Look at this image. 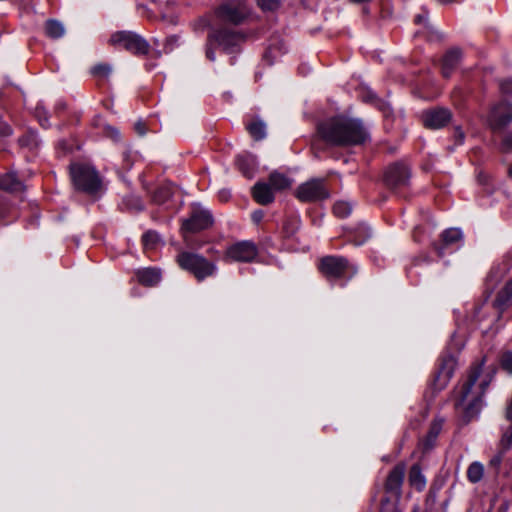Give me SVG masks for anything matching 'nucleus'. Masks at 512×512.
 Listing matches in <instances>:
<instances>
[{
  "mask_svg": "<svg viewBox=\"0 0 512 512\" xmlns=\"http://www.w3.org/2000/svg\"><path fill=\"white\" fill-rule=\"evenodd\" d=\"M70 175L74 186L87 193H95L101 187V180L98 173L89 165L72 164Z\"/></svg>",
  "mask_w": 512,
  "mask_h": 512,
  "instance_id": "20e7f679",
  "label": "nucleus"
},
{
  "mask_svg": "<svg viewBox=\"0 0 512 512\" xmlns=\"http://www.w3.org/2000/svg\"><path fill=\"white\" fill-rule=\"evenodd\" d=\"M501 444L505 449H508L512 446V422L510 426L507 428V430L504 432Z\"/></svg>",
  "mask_w": 512,
  "mask_h": 512,
  "instance_id": "f704fd0d",
  "label": "nucleus"
},
{
  "mask_svg": "<svg viewBox=\"0 0 512 512\" xmlns=\"http://www.w3.org/2000/svg\"><path fill=\"white\" fill-rule=\"evenodd\" d=\"M491 381V375L482 376V365L473 367L460 390L457 407L461 408L467 421L476 417L482 407V396Z\"/></svg>",
  "mask_w": 512,
  "mask_h": 512,
  "instance_id": "f03ea898",
  "label": "nucleus"
},
{
  "mask_svg": "<svg viewBox=\"0 0 512 512\" xmlns=\"http://www.w3.org/2000/svg\"><path fill=\"white\" fill-rule=\"evenodd\" d=\"M499 85L502 93L512 95V78L501 80Z\"/></svg>",
  "mask_w": 512,
  "mask_h": 512,
  "instance_id": "c9c22d12",
  "label": "nucleus"
},
{
  "mask_svg": "<svg viewBox=\"0 0 512 512\" xmlns=\"http://www.w3.org/2000/svg\"><path fill=\"white\" fill-rule=\"evenodd\" d=\"M496 301L499 306H505L512 301V279L499 291Z\"/></svg>",
  "mask_w": 512,
  "mask_h": 512,
  "instance_id": "bb28decb",
  "label": "nucleus"
},
{
  "mask_svg": "<svg viewBox=\"0 0 512 512\" xmlns=\"http://www.w3.org/2000/svg\"><path fill=\"white\" fill-rule=\"evenodd\" d=\"M111 67L108 64L95 65L91 72L94 76L107 77L111 73Z\"/></svg>",
  "mask_w": 512,
  "mask_h": 512,
  "instance_id": "473e14b6",
  "label": "nucleus"
},
{
  "mask_svg": "<svg viewBox=\"0 0 512 512\" xmlns=\"http://www.w3.org/2000/svg\"><path fill=\"white\" fill-rule=\"evenodd\" d=\"M501 366L509 374H512V351L503 353L501 357Z\"/></svg>",
  "mask_w": 512,
  "mask_h": 512,
  "instance_id": "72a5a7b5",
  "label": "nucleus"
},
{
  "mask_svg": "<svg viewBox=\"0 0 512 512\" xmlns=\"http://www.w3.org/2000/svg\"><path fill=\"white\" fill-rule=\"evenodd\" d=\"M252 218L255 222L261 221V219L263 218V212L261 210L255 211L252 214Z\"/></svg>",
  "mask_w": 512,
  "mask_h": 512,
  "instance_id": "37998d69",
  "label": "nucleus"
},
{
  "mask_svg": "<svg viewBox=\"0 0 512 512\" xmlns=\"http://www.w3.org/2000/svg\"><path fill=\"white\" fill-rule=\"evenodd\" d=\"M212 224L213 217L208 210L198 205L193 206L190 216L182 221L181 232L184 240L188 243V234L205 230Z\"/></svg>",
  "mask_w": 512,
  "mask_h": 512,
  "instance_id": "423d86ee",
  "label": "nucleus"
},
{
  "mask_svg": "<svg viewBox=\"0 0 512 512\" xmlns=\"http://www.w3.org/2000/svg\"><path fill=\"white\" fill-rule=\"evenodd\" d=\"M370 229L366 225H361L355 235L354 241L356 245H362L365 241L370 238Z\"/></svg>",
  "mask_w": 512,
  "mask_h": 512,
  "instance_id": "7c9ffc66",
  "label": "nucleus"
},
{
  "mask_svg": "<svg viewBox=\"0 0 512 512\" xmlns=\"http://www.w3.org/2000/svg\"><path fill=\"white\" fill-rule=\"evenodd\" d=\"M439 1L442 3H449V2H452L453 0H439Z\"/></svg>",
  "mask_w": 512,
  "mask_h": 512,
  "instance_id": "864d4df0",
  "label": "nucleus"
},
{
  "mask_svg": "<svg viewBox=\"0 0 512 512\" xmlns=\"http://www.w3.org/2000/svg\"><path fill=\"white\" fill-rule=\"evenodd\" d=\"M179 266L192 273L199 281L212 276L216 272V265L201 255L183 252L178 255Z\"/></svg>",
  "mask_w": 512,
  "mask_h": 512,
  "instance_id": "7ed1b4c3",
  "label": "nucleus"
},
{
  "mask_svg": "<svg viewBox=\"0 0 512 512\" xmlns=\"http://www.w3.org/2000/svg\"><path fill=\"white\" fill-rule=\"evenodd\" d=\"M405 471V464L400 463L396 465L389 473L385 483L386 492L395 496L397 499L401 496V487L403 484Z\"/></svg>",
  "mask_w": 512,
  "mask_h": 512,
  "instance_id": "2eb2a0df",
  "label": "nucleus"
},
{
  "mask_svg": "<svg viewBox=\"0 0 512 512\" xmlns=\"http://www.w3.org/2000/svg\"><path fill=\"white\" fill-rule=\"evenodd\" d=\"M451 112L442 107L429 109L423 112L422 119L426 127L431 129H440L450 122Z\"/></svg>",
  "mask_w": 512,
  "mask_h": 512,
  "instance_id": "4468645a",
  "label": "nucleus"
},
{
  "mask_svg": "<svg viewBox=\"0 0 512 512\" xmlns=\"http://www.w3.org/2000/svg\"><path fill=\"white\" fill-rule=\"evenodd\" d=\"M441 429H442V420H435L431 424L429 431H428L425 439L422 442L425 450H428L433 447L438 435L441 432Z\"/></svg>",
  "mask_w": 512,
  "mask_h": 512,
  "instance_id": "4be33fe9",
  "label": "nucleus"
},
{
  "mask_svg": "<svg viewBox=\"0 0 512 512\" xmlns=\"http://www.w3.org/2000/svg\"><path fill=\"white\" fill-rule=\"evenodd\" d=\"M11 133V127L6 122L0 121V137H7L11 135Z\"/></svg>",
  "mask_w": 512,
  "mask_h": 512,
  "instance_id": "58836bf2",
  "label": "nucleus"
},
{
  "mask_svg": "<svg viewBox=\"0 0 512 512\" xmlns=\"http://www.w3.org/2000/svg\"><path fill=\"white\" fill-rule=\"evenodd\" d=\"M410 180V170L403 163H395L388 167L385 173L386 185L394 190L399 191L407 187Z\"/></svg>",
  "mask_w": 512,
  "mask_h": 512,
  "instance_id": "1a4fd4ad",
  "label": "nucleus"
},
{
  "mask_svg": "<svg viewBox=\"0 0 512 512\" xmlns=\"http://www.w3.org/2000/svg\"><path fill=\"white\" fill-rule=\"evenodd\" d=\"M268 184L271 187L272 191L274 192V191H280V190L290 187L291 181L284 174H281L278 172H273L269 176Z\"/></svg>",
  "mask_w": 512,
  "mask_h": 512,
  "instance_id": "412c9836",
  "label": "nucleus"
},
{
  "mask_svg": "<svg viewBox=\"0 0 512 512\" xmlns=\"http://www.w3.org/2000/svg\"><path fill=\"white\" fill-rule=\"evenodd\" d=\"M501 462V458L500 457H494L493 459H491V465H494V466H498Z\"/></svg>",
  "mask_w": 512,
  "mask_h": 512,
  "instance_id": "de8ad7c7",
  "label": "nucleus"
},
{
  "mask_svg": "<svg viewBox=\"0 0 512 512\" xmlns=\"http://www.w3.org/2000/svg\"><path fill=\"white\" fill-rule=\"evenodd\" d=\"M409 483L412 487L421 491L426 486V479L421 472L419 465H413L409 472Z\"/></svg>",
  "mask_w": 512,
  "mask_h": 512,
  "instance_id": "5701e85b",
  "label": "nucleus"
},
{
  "mask_svg": "<svg viewBox=\"0 0 512 512\" xmlns=\"http://www.w3.org/2000/svg\"><path fill=\"white\" fill-rule=\"evenodd\" d=\"M242 41L243 37L241 35L230 30L223 29L213 32L208 37L206 57L210 61H215L214 45L222 47L227 53H233Z\"/></svg>",
  "mask_w": 512,
  "mask_h": 512,
  "instance_id": "39448f33",
  "label": "nucleus"
},
{
  "mask_svg": "<svg viewBox=\"0 0 512 512\" xmlns=\"http://www.w3.org/2000/svg\"><path fill=\"white\" fill-rule=\"evenodd\" d=\"M0 189L10 192H20L24 189V185L16 178L14 173H7L0 177Z\"/></svg>",
  "mask_w": 512,
  "mask_h": 512,
  "instance_id": "aec40b11",
  "label": "nucleus"
},
{
  "mask_svg": "<svg viewBox=\"0 0 512 512\" xmlns=\"http://www.w3.org/2000/svg\"><path fill=\"white\" fill-rule=\"evenodd\" d=\"M484 475V466L480 462H473L467 469V478L472 483L481 481Z\"/></svg>",
  "mask_w": 512,
  "mask_h": 512,
  "instance_id": "393cba45",
  "label": "nucleus"
},
{
  "mask_svg": "<svg viewBox=\"0 0 512 512\" xmlns=\"http://www.w3.org/2000/svg\"><path fill=\"white\" fill-rule=\"evenodd\" d=\"M318 132L327 143L338 146L360 145L369 138V133L359 119L342 116L321 123Z\"/></svg>",
  "mask_w": 512,
  "mask_h": 512,
  "instance_id": "f257e3e1",
  "label": "nucleus"
},
{
  "mask_svg": "<svg viewBox=\"0 0 512 512\" xmlns=\"http://www.w3.org/2000/svg\"><path fill=\"white\" fill-rule=\"evenodd\" d=\"M19 144L23 147L33 149L38 145L37 135L34 132H29L28 134L19 138Z\"/></svg>",
  "mask_w": 512,
  "mask_h": 512,
  "instance_id": "c756f323",
  "label": "nucleus"
},
{
  "mask_svg": "<svg viewBox=\"0 0 512 512\" xmlns=\"http://www.w3.org/2000/svg\"><path fill=\"white\" fill-rule=\"evenodd\" d=\"M258 254L256 245L251 241H241L231 245L226 251V259L236 262H251Z\"/></svg>",
  "mask_w": 512,
  "mask_h": 512,
  "instance_id": "9d476101",
  "label": "nucleus"
},
{
  "mask_svg": "<svg viewBox=\"0 0 512 512\" xmlns=\"http://www.w3.org/2000/svg\"><path fill=\"white\" fill-rule=\"evenodd\" d=\"M438 254H439V255H442V254H443L442 248H440V249L438 250Z\"/></svg>",
  "mask_w": 512,
  "mask_h": 512,
  "instance_id": "5fc2aeb1",
  "label": "nucleus"
},
{
  "mask_svg": "<svg viewBox=\"0 0 512 512\" xmlns=\"http://www.w3.org/2000/svg\"><path fill=\"white\" fill-rule=\"evenodd\" d=\"M138 281L146 286L156 285L161 278L160 271L155 268H145L136 273Z\"/></svg>",
  "mask_w": 512,
  "mask_h": 512,
  "instance_id": "6ab92c4d",
  "label": "nucleus"
},
{
  "mask_svg": "<svg viewBox=\"0 0 512 512\" xmlns=\"http://www.w3.org/2000/svg\"><path fill=\"white\" fill-rule=\"evenodd\" d=\"M508 175L512 178V162L508 169Z\"/></svg>",
  "mask_w": 512,
  "mask_h": 512,
  "instance_id": "09e8293b",
  "label": "nucleus"
},
{
  "mask_svg": "<svg viewBox=\"0 0 512 512\" xmlns=\"http://www.w3.org/2000/svg\"><path fill=\"white\" fill-rule=\"evenodd\" d=\"M105 133L108 137L112 138L113 140H117L119 137L118 131L111 126H107L105 128Z\"/></svg>",
  "mask_w": 512,
  "mask_h": 512,
  "instance_id": "ea45409f",
  "label": "nucleus"
},
{
  "mask_svg": "<svg viewBox=\"0 0 512 512\" xmlns=\"http://www.w3.org/2000/svg\"><path fill=\"white\" fill-rule=\"evenodd\" d=\"M512 122V105L509 103H499L495 105L488 117L487 124L493 131L502 130Z\"/></svg>",
  "mask_w": 512,
  "mask_h": 512,
  "instance_id": "9b49d317",
  "label": "nucleus"
},
{
  "mask_svg": "<svg viewBox=\"0 0 512 512\" xmlns=\"http://www.w3.org/2000/svg\"><path fill=\"white\" fill-rule=\"evenodd\" d=\"M461 58V51L458 48H453L449 50L442 61V74L444 77H449L453 69L459 63Z\"/></svg>",
  "mask_w": 512,
  "mask_h": 512,
  "instance_id": "f3484780",
  "label": "nucleus"
},
{
  "mask_svg": "<svg viewBox=\"0 0 512 512\" xmlns=\"http://www.w3.org/2000/svg\"><path fill=\"white\" fill-rule=\"evenodd\" d=\"M477 178L480 183H485L487 175H485L483 172H479Z\"/></svg>",
  "mask_w": 512,
  "mask_h": 512,
  "instance_id": "a18cd8bd",
  "label": "nucleus"
},
{
  "mask_svg": "<svg viewBox=\"0 0 512 512\" xmlns=\"http://www.w3.org/2000/svg\"><path fill=\"white\" fill-rule=\"evenodd\" d=\"M321 272L329 278L344 276L351 268L343 257L326 256L322 258L319 266Z\"/></svg>",
  "mask_w": 512,
  "mask_h": 512,
  "instance_id": "f8f14e48",
  "label": "nucleus"
},
{
  "mask_svg": "<svg viewBox=\"0 0 512 512\" xmlns=\"http://www.w3.org/2000/svg\"><path fill=\"white\" fill-rule=\"evenodd\" d=\"M270 55H273V57H276V51L275 48L270 47L268 51L265 54V58H268Z\"/></svg>",
  "mask_w": 512,
  "mask_h": 512,
  "instance_id": "49530a36",
  "label": "nucleus"
},
{
  "mask_svg": "<svg viewBox=\"0 0 512 512\" xmlns=\"http://www.w3.org/2000/svg\"><path fill=\"white\" fill-rule=\"evenodd\" d=\"M110 44L134 54H146L149 45L140 35L130 31H119L111 35Z\"/></svg>",
  "mask_w": 512,
  "mask_h": 512,
  "instance_id": "0eeeda50",
  "label": "nucleus"
},
{
  "mask_svg": "<svg viewBox=\"0 0 512 512\" xmlns=\"http://www.w3.org/2000/svg\"><path fill=\"white\" fill-rule=\"evenodd\" d=\"M252 194L256 202L267 205L273 202L274 193L268 183L258 182L254 185Z\"/></svg>",
  "mask_w": 512,
  "mask_h": 512,
  "instance_id": "dca6fc26",
  "label": "nucleus"
},
{
  "mask_svg": "<svg viewBox=\"0 0 512 512\" xmlns=\"http://www.w3.org/2000/svg\"><path fill=\"white\" fill-rule=\"evenodd\" d=\"M334 214L338 217L344 218L350 215L352 211V206L350 203L345 201H339L335 203L333 207Z\"/></svg>",
  "mask_w": 512,
  "mask_h": 512,
  "instance_id": "c85d7f7f",
  "label": "nucleus"
},
{
  "mask_svg": "<svg viewBox=\"0 0 512 512\" xmlns=\"http://www.w3.org/2000/svg\"><path fill=\"white\" fill-rule=\"evenodd\" d=\"M462 232L457 228H450L442 233V241L445 246L454 245L462 241Z\"/></svg>",
  "mask_w": 512,
  "mask_h": 512,
  "instance_id": "b1692460",
  "label": "nucleus"
},
{
  "mask_svg": "<svg viewBox=\"0 0 512 512\" xmlns=\"http://www.w3.org/2000/svg\"><path fill=\"white\" fill-rule=\"evenodd\" d=\"M146 248H153L160 240L159 235L154 231L146 232L142 237Z\"/></svg>",
  "mask_w": 512,
  "mask_h": 512,
  "instance_id": "2f4dec72",
  "label": "nucleus"
},
{
  "mask_svg": "<svg viewBox=\"0 0 512 512\" xmlns=\"http://www.w3.org/2000/svg\"><path fill=\"white\" fill-rule=\"evenodd\" d=\"M451 376V371H445V377L448 379Z\"/></svg>",
  "mask_w": 512,
  "mask_h": 512,
  "instance_id": "8fccbe9b",
  "label": "nucleus"
},
{
  "mask_svg": "<svg viewBox=\"0 0 512 512\" xmlns=\"http://www.w3.org/2000/svg\"><path fill=\"white\" fill-rule=\"evenodd\" d=\"M41 112H44L41 107H37V114L40 116Z\"/></svg>",
  "mask_w": 512,
  "mask_h": 512,
  "instance_id": "3c124183",
  "label": "nucleus"
},
{
  "mask_svg": "<svg viewBox=\"0 0 512 512\" xmlns=\"http://www.w3.org/2000/svg\"><path fill=\"white\" fill-rule=\"evenodd\" d=\"M502 150L504 152L512 151V133L508 134L502 141Z\"/></svg>",
  "mask_w": 512,
  "mask_h": 512,
  "instance_id": "4c0bfd02",
  "label": "nucleus"
},
{
  "mask_svg": "<svg viewBox=\"0 0 512 512\" xmlns=\"http://www.w3.org/2000/svg\"><path fill=\"white\" fill-rule=\"evenodd\" d=\"M455 136H456L457 141L459 143L463 142V140H464V133L462 132V130L460 128L456 129Z\"/></svg>",
  "mask_w": 512,
  "mask_h": 512,
  "instance_id": "c03bdc74",
  "label": "nucleus"
},
{
  "mask_svg": "<svg viewBox=\"0 0 512 512\" xmlns=\"http://www.w3.org/2000/svg\"><path fill=\"white\" fill-rule=\"evenodd\" d=\"M236 164L244 176L248 178H251L253 176L256 169V160L253 155L242 154L237 156Z\"/></svg>",
  "mask_w": 512,
  "mask_h": 512,
  "instance_id": "a211bd4d",
  "label": "nucleus"
},
{
  "mask_svg": "<svg viewBox=\"0 0 512 512\" xmlns=\"http://www.w3.org/2000/svg\"><path fill=\"white\" fill-rule=\"evenodd\" d=\"M296 196L303 202L324 200L329 197L324 179H311L301 184L296 191Z\"/></svg>",
  "mask_w": 512,
  "mask_h": 512,
  "instance_id": "6e6552de",
  "label": "nucleus"
},
{
  "mask_svg": "<svg viewBox=\"0 0 512 512\" xmlns=\"http://www.w3.org/2000/svg\"><path fill=\"white\" fill-rule=\"evenodd\" d=\"M248 130L251 136L256 140L263 139L266 134V126L263 122L260 121H255L249 124Z\"/></svg>",
  "mask_w": 512,
  "mask_h": 512,
  "instance_id": "cd10ccee",
  "label": "nucleus"
},
{
  "mask_svg": "<svg viewBox=\"0 0 512 512\" xmlns=\"http://www.w3.org/2000/svg\"><path fill=\"white\" fill-rule=\"evenodd\" d=\"M249 13V8L246 2L242 0H232L224 5H222L219 9V15L232 23L241 22Z\"/></svg>",
  "mask_w": 512,
  "mask_h": 512,
  "instance_id": "ddd939ff",
  "label": "nucleus"
},
{
  "mask_svg": "<svg viewBox=\"0 0 512 512\" xmlns=\"http://www.w3.org/2000/svg\"><path fill=\"white\" fill-rule=\"evenodd\" d=\"M135 129L139 135H144L146 133V128H145L144 123H141V122L137 123L135 125Z\"/></svg>",
  "mask_w": 512,
  "mask_h": 512,
  "instance_id": "a19ab883",
  "label": "nucleus"
},
{
  "mask_svg": "<svg viewBox=\"0 0 512 512\" xmlns=\"http://www.w3.org/2000/svg\"><path fill=\"white\" fill-rule=\"evenodd\" d=\"M46 122H47L46 119H44V120L40 119V123H41L42 126H46Z\"/></svg>",
  "mask_w": 512,
  "mask_h": 512,
  "instance_id": "603ef678",
  "label": "nucleus"
},
{
  "mask_svg": "<svg viewBox=\"0 0 512 512\" xmlns=\"http://www.w3.org/2000/svg\"><path fill=\"white\" fill-rule=\"evenodd\" d=\"M46 34L51 38H60L65 33L63 24L56 20H49L45 25Z\"/></svg>",
  "mask_w": 512,
  "mask_h": 512,
  "instance_id": "a878e982",
  "label": "nucleus"
},
{
  "mask_svg": "<svg viewBox=\"0 0 512 512\" xmlns=\"http://www.w3.org/2000/svg\"><path fill=\"white\" fill-rule=\"evenodd\" d=\"M427 19V12H425L424 14H419L415 17V22L417 24H421V23H424Z\"/></svg>",
  "mask_w": 512,
  "mask_h": 512,
  "instance_id": "79ce46f5",
  "label": "nucleus"
},
{
  "mask_svg": "<svg viewBox=\"0 0 512 512\" xmlns=\"http://www.w3.org/2000/svg\"><path fill=\"white\" fill-rule=\"evenodd\" d=\"M258 4L263 10H274L278 6L276 0H258Z\"/></svg>",
  "mask_w": 512,
  "mask_h": 512,
  "instance_id": "e433bc0d",
  "label": "nucleus"
}]
</instances>
